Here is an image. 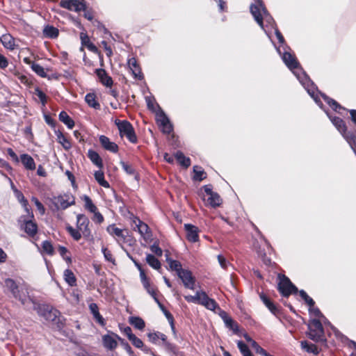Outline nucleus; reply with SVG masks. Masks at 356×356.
<instances>
[{
  "label": "nucleus",
  "instance_id": "f257e3e1",
  "mask_svg": "<svg viewBox=\"0 0 356 356\" xmlns=\"http://www.w3.org/2000/svg\"><path fill=\"white\" fill-rule=\"evenodd\" d=\"M272 42L286 66L293 72L298 81L301 79L302 73H307L301 67L296 56L289 51H291L290 47L289 45H286L284 46V48L282 49L283 51H282L280 47H277L273 41H272Z\"/></svg>",
  "mask_w": 356,
  "mask_h": 356
},
{
  "label": "nucleus",
  "instance_id": "f03ea898",
  "mask_svg": "<svg viewBox=\"0 0 356 356\" xmlns=\"http://www.w3.org/2000/svg\"><path fill=\"white\" fill-rule=\"evenodd\" d=\"M250 12L258 25L264 30L266 35L271 40L272 30L277 27L276 22L271 15L263 17L259 8L256 3H251Z\"/></svg>",
  "mask_w": 356,
  "mask_h": 356
},
{
  "label": "nucleus",
  "instance_id": "7ed1b4c3",
  "mask_svg": "<svg viewBox=\"0 0 356 356\" xmlns=\"http://www.w3.org/2000/svg\"><path fill=\"white\" fill-rule=\"evenodd\" d=\"M28 299L30 302L29 307H26L27 309L36 311L46 321L54 323L58 322L60 312L57 309L48 305L37 304L30 297H28Z\"/></svg>",
  "mask_w": 356,
  "mask_h": 356
},
{
  "label": "nucleus",
  "instance_id": "20e7f679",
  "mask_svg": "<svg viewBox=\"0 0 356 356\" xmlns=\"http://www.w3.org/2000/svg\"><path fill=\"white\" fill-rule=\"evenodd\" d=\"M5 286L12 293L15 298L19 300L25 307H29L30 301L28 297L30 296L28 289L25 286H18L13 280L6 279L5 280Z\"/></svg>",
  "mask_w": 356,
  "mask_h": 356
},
{
  "label": "nucleus",
  "instance_id": "39448f33",
  "mask_svg": "<svg viewBox=\"0 0 356 356\" xmlns=\"http://www.w3.org/2000/svg\"><path fill=\"white\" fill-rule=\"evenodd\" d=\"M277 279L279 281L277 289L282 297L289 298L292 294L299 293L300 290L287 276L279 273Z\"/></svg>",
  "mask_w": 356,
  "mask_h": 356
},
{
  "label": "nucleus",
  "instance_id": "423d86ee",
  "mask_svg": "<svg viewBox=\"0 0 356 356\" xmlns=\"http://www.w3.org/2000/svg\"><path fill=\"white\" fill-rule=\"evenodd\" d=\"M299 82L315 102L319 100L320 97L318 93L319 94V92L321 91L318 90V87L309 78L307 74L302 73V78L299 80Z\"/></svg>",
  "mask_w": 356,
  "mask_h": 356
},
{
  "label": "nucleus",
  "instance_id": "0eeeda50",
  "mask_svg": "<svg viewBox=\"0 0 356 356\" xmlns=\"http://www.w3.org/2000/svg\"><path fill=\"white\" fill-rule=\"evenodd\" d=\"M299 82L315 102L319 100L320 97L318 93L319 94V92L321 91L318 90V87L309 78L307 74L302 73V78L299 80Z\"/></svg>",
  "mask_w": 356,
  "mask_h": 356
},
{
  "label": "nucleus",
  "instance_id": "6e6552de",
  "mask_svg": "<svg viewBox=\"0 0 356 356\" xmlns=\"http://www.w3.org/2000/svg\"><path fill=\"white\" fill-rule=\"evenodd\" d=\"M116 124L119 129L122 137L126 136L127 139L133 143H136L137 138L135 134L132 125L126 120L116 122Z\"/></svg>",
  "mask_w": 356,
  "mask_h": 356
},
{
  "label": "nucleus",
  "instance_id": "1a4fd4ad",
  "mask_svg": "<svg viewBox=\"0 0 356 356\" xmlns=\"http://www.w3.org/2000/svg\"><path fill=\"white\" fill-rule=\"evenodd\" d=\"M224 326L230 332V335L242 336V329L238 322L228 313L224 311Z\"/></svg>",
  "mask_w": 356,
  "mask_h": 356
},
{
  "label": "nucleus",
  "instance_id": "9d476101",
  "mask_svg": "<svg viewBox=\"0 0 356 356\" xmlns=\"http://www.w3.org/2000/svg\"><path fill=\"white\" fill-rule=\"evenodd\" d=\"M203 188L206 193L203 197V200L206 204L213 208L219 207L221 204L220 196L213 192L209 185L204 186Z\"/></svg>",
  "mask_w": 356,
  "mask_h": 356
},
{
  "label": "nucleus",
  "instance_id": "9b49d317",
  "mask_svg": "<svg viewBox=\"0 0 356 356\" xmlns=\"http://www.w3.org/2000/svg\"><path fill=\"white\" fill-rule=\"evenodd\" d=\"M107 232L113 236L120 245L129 241V234L127 229H122L116 227L115 225H109Z\"/></svg>",
  "mask_w": 356,
  "mask_h": 356
},
{
  "label": "nucleus",
  "instance_id": "f8f14e48",
  "mask_svg": "<svg viewBox=\"0 0 356 356\" xmlns=\"http://www.w3.org/2000/svg\"><path fill=\"white\" fill-rule=\"evenodd\" d=\"M299 296L304 300L305 303L309 307V313L314 314L315 316L321 318L323 314L318 307H315V301L307 293V292L301 289L299 291Z\"/></svg>",
  "mask_w": 356,
  "mask_h": 356
},
{
  "label": "nucleus",
  "instance_id": "ddd939ff",
  "mask_svg": "<svg viewBox=\"0 0 356 356\" xmlns=\"http://www.w3.org/2000/svg\"><path fill=\"white\" fill-rule=\"evenodd\" d=\"M53 203L57 209H65L70 206L74 204L75 201L74 197L68 194H65L63 195L54 197Z\"/></svg>",
  "mask_w": 356,
  "mask_h": 356
},
{
  "label": "nucleus",
  "instance_id": "4468645a",
  "mask_svg": "<svg viewBox=\"0 0 356 356\" xmlns=\"http://www.w3.org/2000/svg\"><path fill=\"white\" fill-rule=\"evenodd\" d=\"M307 328L309 331L306 332V335L309 339L315 343H320L324 347H327V340L325 338V333L316 332L310 324L307 325Z\"/></svg>",
  "mask_w": 356,
  "mask_h": 356
},
{
  "label": "nucleus",
  "instance_id": "2eb2a0df",
  "mask_svg": "<svg viewBox=\"0 0 356 356\" xmlns=\"http://www.w3.org/2000/svg\"><path fill=\"white\" fill-rule=\"evenodd\" d=\"M60 4L64 8L76 12L83 10L86 8L83 0H61Z\"/></svg>",
  "mask_w": 356,
  "mask_h": 356
},
{
  "label": "nucleus",
  "instance_id": "dca6fc26",
  "mask_svg": "<svg viewBox=\"0 0 356 356\" xmlns=\"http://www.w3.org/2000/svg\"><path fill=\"white\" fill-rule=\"evenodd\" d=\"M118 340L121 341L122 338L113 332L102 337L104 346L108 350H114L117 348Z\"/></svg>",
  "mask_w": 356,
  "mask_h": 356
},
{
  "label": "nucleus",
  "instance_id": "f3484780",
  "mask_svg": "<svg viewBox=\"0 0 356 356\" xmlns=\"http://www.w3.org/2000/svg\"><path fill=\"white\" fill-rule=\"evenodd\" d=\"M259 298L264 305L268 309V310L275 316L281 314V309L278 307L268 296H267L264 292L259 293Z\"/></svg>",
  "mask_w": 356,
  "mask_h": 356
},
{
  "label": "nucleus",
  "instance_id": "a211bd4d",
  "mask_svg": "<svg viewBox=\"0 0 356 356\" xmlns=\"http://www.w3.org/2000/svg\"><path fill=\"white\" fill-rule=\"evenodd\" d=\"M77 228L81 231L83 236L87 237L90 235L89 229L90 221L83 214L77 215Z\"/></svg>",
  "mask_w": 356,
  "mask_h": 356
},
{
  "label": "nucleus",
  "instance_id": "6ab92c4d",
  "mask_svg": "<svg viewBox=\"0 0 356 356\" xmlns=\"http://www.w3.org/2000/svg\"><path fill=\"white\" fill-rule=\"evenodd\" d=\"M178 276L181 280L186 288L194 289L195 278L189 270H183L179 273Z\"/></svg>",
  "mask_w": 356,
  "mask_h": 356
},
{
  "label": "nucleus",
  "instance_id": "aec40b11",
  "mask_svg": "<svg viewBox=\"0 0 356 356\" xmlns=\"http://www.w3.org/2000/svg\"><path fill=\"white\" fill-rule=\"evenodd\" d=\"M331 122L338 130V131L342 135L343 138L350 132L348 131V128L345 122L339 117L334 116V118L331 119Z\"/></svg>",
  "mask_w": 356,
  "mask_h": 356
},
{
  "label": "nucleus",
  "instance_id": "412c9836",
  "mask_svg": "<svg viewBox=\"0 0 356 356\" xmlns=\"http://www.w3.org/2000/svg\"><path fill=\"white\" fill-rule=\"evenodd\" d=\"M135 227L134 228L139 232V234L144 238V239L147 240L150 237V234L149 233V227L145 222L140 221V220H134Z\"/></svg>",
  "mask_w": 356,
  "mask_h": 356
},
{
  "label": "nucleus",
  "instance_id": "4be33fe9",
  "mask_svg": "<svg viewBox=\"0 0 356 356\" xmlns=\"http://www.w3.org/2000/svg\"><path fill=\"white\" fill-rule=\"evenodd\" d=\"M185 230L186 232L187 239L190 242H196L198 239V229L194 225L190 224L184 225Z\"/></svg>",
  "mask_w": 356,
  "mask_h": 356
},
{
  "label": "nucleus",
  "instance_id": "5701e85b",
  "mask_svg": "<svg viewBox=\"0 0 356 356\" xmlns=\"http://www.w3.org/2000/svg\"><path fill=\"white\" fill-rule=\"evenodd\" d=\"M157 121L161 127L162 131L165 134H170L172 131V125L169 119L165 114H161L157 118Z\"/></svg>",
  "mask_w": 356,
  "mask_h": 356
},
{
  "label": "nucleus",
  "instance_id": "b1692460",
  "mask_svg": "<svg viewBox=\"0 0 356 356\" xmlns=\"http://www.w3.org/2000/svg\"><path fill=\"white\" fill-rule=\"evenodd\" d=\"M300 346L301 348L305 350L307 353H312L314 355H318L321 351V349L319 348L316 345L306 340L300 341Z\"/></svg>",
  "mask_w": 356,
  "mask_h": 356
},
{
  "label": "nucleus",
  "instance_id": "393cba45",
  "mask_svg": "<svg viewBox=\"0 0 356 356\" xmlns=\"http://www.w3.org/2000/svg\"><path fill=\"white\" fill-rule=\"evenodd\" d=\"M99 141L102 147L106 150L114 153L118 152V145L115 143L111 142L108 137L105 136H101L99 137Z\"/></svg>",
  "mask_w": 356,
  "mask_h": 356
},
{
  "label": "nucleus",
  "instance_id": "a878e982",
  "mask_svg": "<svg viewBox=\"0 0 356 356\" xmlns=\"http://www.w3.org/2000/svg\"><path fill=\"white\" fill-rule=\"evenodd\" d=\"M96 74L103 85L106 87H111L113 85L112 78L108 75L104 70L97 69L96 70Z\"/></svg>",
  "mask_w": 356,
  "mask_h": 356
},
{
  "label": "nucleus",
  "instance_id": "bb28decb",
  "mask_svg": "<svg viewBox=\"0 0 356 356\" xmlns=\"http://www.w3.org/2000/svg\"><path fill=\"white\" fill-rule=\"evenodd\" d=\"M129 67L132 72L134 76L136 79H142L143 76L141 70L134 58H131L128 61Z\"/></svg>",
  "mask_w": 356,
  "mask_h": 356
},
{
  "label": "nucleus",
  "instance_id": "cd10ccee",
  "mask_svg": "<svg viewBox=\"0 0 356 356\" xmlns=\"http://www.w3.org/2000/svg\"><path fill=\"white\" fill-rule=\"evenodd\" d=\"M0 42L6 49L13 50L16 45L14 38L10 34H4L1 36Z\"/></svg>",
  "mask_w": 356,
  "mask_h": 356
},
{
  "label": "nucleus",
  "instance_id": "c85d7f7f",
  "mask_svg": "<svg viewBox=\"0 0 356 356\" xmlns=\"http://www.w3.org/2000/svg\"><path fill=\"white\" fill-rule=\"evenodd\" d=\"M184 298L188 302H193L195 304H202V301L205 299V293L203 291H197L195 296H185Z\"/></svg>",
  "mask_w": 356,
  "mask_h": 356
},
{
  "label": "nucleus",
  "instance_id": "c756f323",
  "mask_svg": "<svg viewBox=\"0 0 356 356\" xmlns=\"http://www.w3.org/2000/svg\"><path fill=\"white\" fill-rule=\"evenodd\" d=\"M21 161L26 169L31 170L35 169V161L33 159L29 154H22L21 156Z\"/></svg>",
  "mask_w": 356,
  "mask_h": 356
},
{
  "label": "nucleus",
  "instance_id": "7c9ffc66",
  "mask_svg": "<svg viewBox=\"0 0 356 356\" xmlns=\"http://www.w3.org/2000/svg\"><path fill=\"white\" fill-rule=\"evenodd\" d=\"M226 214L227 215V216H224V218H223V220L224 222H226L228 225H229L231 227H234L235 224V221H237L239 218V215L238 213V212L235 210L229 212V213H226Z\"/></svg>",
  "mask_w": 356,
  "mask_h": 356
},
{
  "label": "nucleus",
  "instance_id": "2f4dec72",
  "mask_svg": "<svg viewBox=\"0 0 356 356\" xmlns=\"http://www.w3.org/2000/svg\"><path fill=\"white\" fill-rule=\"evenodd\" d=\"M89 309L90 310V312L92 314L93 317L95 319V321L98 323H99L101 325H104V318H102V316L100 315V314L99 312V309H98L97 304H95V303L90 304Z\"/></svg>",
  "mask_w": 356,
  "mask_h": 356
},
{
  "label": "nucleus",
  "instance_id": "473e14b6",
  "mask_svg": "<svg viewBox=\"0 0 356 356\" xmlns=\"http://www.w3.org/2000/svg\"><path fill=\"white\" fill-rule=\"evenodd\" d=\"M43 34L47 38H56L58 35V30L53 26L47 25L43 29Z\"/></svg>",
  "mask_w": 356,
  "mask_h": 356
},
{
  "label": "nucleus",
  "instance_id": "72a5a7b5",
  "mask_svg": "<svg viewBox=\"0 0 356 356\" xmlns=\"http://www.w3.org/2000/svg\"><path fill=\"white\" fill-rule=\"evenodd\" d=\"M85 100L86 103L88 104V106H90V107L95 109L100 108V104L96 100V96L94 93L87 94L85 97Z\"/></svg>",
  "mask_w": 356,
  "mask_h": 356
},
{
  "label": "nucleus",
  "instance_id": "f704fd0d",
  "mask_svg": "<svg viewBox=\"0 0 356 356\" xmlns=\"http://www.w3.org/2000/svg\"><path fill=\"white\" fill-rule=\"evenodd\" d=\"M237 346L243 356H253L249 346L243 341L238 340L237 341Z\"/></svg>",
  "mask_w": 356,
  "mask_h": 356
},
{
  "label": "nucleus",
  "instance_id": "c9c22d12",
  "mask_svg": "<svg viewBox=\"0 0 356 356\" xmlns=\"http://www.w3.org/2000/svg\"><path fill=\"white\" fill-rule=\"evenodd\" d=\"M24 231L30 236H34L37 232V225L32 220H26L24 225Z\"/></svg>",
  "mask_w": 356,
  "mask_h": 356
},
{
  "label": "nucleus",
  "instance_id": "e433bc0d",
  "mask_svg": "<svg viewBox=\"0 0 356 356\" xmlns=\"http://www.w3.org/2000/svg\"><path fill=\"white\" fill-rule=\"evenodd\" d=\"M59 120L67 126L68 128L72 129L74 126L73 120L65 111H62L59 114Z\"/></svg>",
  "mask_w": 356,
  "mask_h": 356
},
{
  "label": "nucleus",
  "instance_id": "4c0bfd02",
  "mask_svg": "<svg viewBox=\"0 0 356 356\" xmlns=\"http://www.w3.org/2000/svg\"><path fill=\"white\" fill-rule=\"evenodd\" d=\"M175 158L180 163V165L185 168H188L191 165L190 159L186 157L181 152H177L175 155Z\"/></svg>",
  "mask_w": 356,
  "mask_h": 356
},
{
  "label": "nucleus",
  "instance_id": "58836bf2",
  "mask_svg": "<svg viewBox=\"0 0 356 356\" xmlns=\"http://www.w3.org/2000/svg\"><path fill=\"white\" fill-rule=\"evenodd\" d=\"M343 138L348 143L350 148L352 149V150L353 151L356 156V136L350 131L349 134L346 135V136L343 137Z\"/></svg>",
  "mask_w": 356,
  "mask_h": 356
},
{
  "label": "nucleus",
  "instance_id": "ea45409f",
  "mask_svg": "<svg viewBox=\"0 0 356 356\" xmlns=\"http://www.w3.org/2000/svg\"><path fill=\"white\" fill-rule=\"evenodd\" d=\"M193 179L196 181H202L206 178V172L200 166L195 165L193 167Z\"/></svg>",
  "mask_w": 356,
  "mask_h": 356
},
{
  "label": "nucleus",
  "instance_id": "a19ab883",
  "mask_svg": "<svg viewBox=\"0 0 356 356\" xmlns=\"http://www.w3.org/2000/svg\"><path fill=\"white\" fill-rule=\"evenodd\" d=\"M65 282L70 286L76 285V277L72 270L67 269L64 271Z\"/></svg>",
  "mask_w": 356,
  "mask_h": 356
},
{
  "label": "nucleus",
  "instance_id": "79ce46f5",
  "mask_svg": "<svg viewBox=\"0 0 356 356\" xmlns=\"http://www.w3.org/2000/svg\"><path fill=\"white\" fill-rule=\"evenodd\" d=\"M147 263L154 269H159L161 267L160 261L152 254H147L146 257Z\"/></svg>",
  "mask_w": 356,
  "mask_h": 356
},
{
  "label": "nucleus",
  "instance_id": "37998d69",
  "mask_svg": "<svg viewBox=\"0 0 356 356\" xmlns=\"http://www.w3.org/2000/svg\"><path fill=\"white\" fill-rule=\"evenodd\" d=\"M88 156L93 163H95L99 168L102 167V161L99 154L94 151L88 152Z\"/></svg>",
  "mask_w": 356,
  "mask_h": 356
},
{
  "label": "nucleus",
  "instance_id": "c03bdc74",
  "mask_svg": "<svg viewBox=\"0 0 356 356\" xmlns=\"http://www.w3.org/2000/svg\"><path fill=\"white\" fill-rule=\"evenodd\" d=\"M129 322L133 326L140 330L145 327L144 321L139 317H131L130 318Z\"/></svg>",
  "mask_w": 356,
  "mask_h": 356
},
{
  "label": "nucleus",
  "instance_id": "a18cd8bd",
  "mask_svg": "<svg viewBox=\"0 0 356 356\" xmlns=\"http://www.w3.org/2000/svg\"><path fill=\"white\" fill-rule=\"evenodd\" d=\"M95 177L97 181L105 188L109 187L108 183L104 179V172L101 170L95 172Z\"/></svg>",
  "mask_w": 356,
  "mask_h": 356
},
{
  "label": "nucleus",
  "instance_id": "49530a36",
  "mask_svg": "<svg viewBox=\"0 0 356 356\" xmlns=\"http://www.w3.org/2000/svg\"><path fill=\"white\" fill-rule=\"evenodd\" d=\"M330 329L333 331L336 338L341 341V343H346V341L348 340V337L341 333L336 327H334L332 324L329 326Z\"/></svg>",
  "mask_w": 356,
  "mask_h": 356
},
{
  "label": "nucleus",
  "instance_id": "de8ad7c7",
  "mask_svg": "<svg viewBox=\"0 0 356 356\" xmlns=\"http://www.w3.org/2000/svg\"><path fill=\"white\" fill-rule=\"evenodd\" d=\"M57 141L62 145L65 149H69L71 148V143L68 139L63 136L61 133L57 135Z\"/></svg>",
  "mask_w": 356,
  "mask_h": 356
},
{
  "label": "nucleus",
  "instance_id": "09e8293b",
  "mask_svg": "<svg viewBox=\"0 0 356 356\" xmlns=\"http://www.w3.org/2000/svg\"><path fill=\"white\" fill-rule=\"evenodd\" d=\"M331 108L332 109L338 113L340 115H342V113L341 112V110H343V111H348L347 108H346L345 107H343V106H341L339 102H337L335 99H332L330 104H328Z\"/></svg>",
  "mask_w": 356,
  "mask_h": 356
},
{
  "label": "nucleus",
  "instance_id": "8fccbe9b",
  "mask_svg": "<svg viewBox=\"0 0 356 356\" xmlns=\"http://www.w3.org/2000/svg\"><path fill=\"white\" fill-rule=\"evenodd\" d=\"M167 261L170 266V269L172 270H175L177 273V275H179V272L184 270L181 268L180 262H179L178 261L168 259Z\"/></svg>",
  "mask_w": 356,
  "mask_h": 356
},
{
  "label": "nucleus",
  "instance_id": "3c124183",
  "mask_svg": "<svg viewBox=\"0 0 356 356\" xmlns=\"http://www.w3.org/2000/svg\"><path fill=\"white\" fill-rule=\"evenodd\" d=\"M202 302H202L201 305H204L207 309H209L210 310H212V311H215L216 310V302L213 300L210 299L207 296L206 293H205V299Z\"/></svg>",
  "mask_w": 356,
  "mask_h": 356
},
{
  "label": "nucleus",
  "instance_id": "603ef678",
  "mask_svg": "<svg viewBox=\"0 0 356 356\" xmlns=\"http://www.w3.org/2000/svg\"><path fill=\"white\" fill-rule=\"evenodd\" d=\"M67 230L74 240L79 241L81 238L82 233L78 228L74 229L71 226H67Z\"/></svg>",
  "mask_w": 356,
  "mask_h": 356
},
{
  "label": "nucleus",
  "instance_id": "864d4df0",
  "mask_svg": "<svg viewBox=\"0 0 356 356\" xmlns=\"http://www.w3.org/2000/svg\"><path fill=\"white\" fill-rule=\"evenodd\" d=\"M31 69L40 76L45 78L47 76L43 67L37 63H32Z\"/></svg>",
  "mask_w": 356,
  "mask_h": 356
},
{
  "label": "nucleus",
  "instance_id": "5fc2aeb1",
  "mask_svg": "<svg viewBox=\"0 0 356 356\" xmlns=\"http://www.w3.org/2000/svg\"><path fill=\"white\" fill-rule=\"evenodd\" d=\"M252 347L254 348V350H255L256 353H257V354H260L262 356H270L271 355L265 349L261 348L259 345V343L257 341H252Z\"/></svg>",
  "mask_w": 356,
  "mask_h": 356
},
{
  "label": "nucleus",
  "instance_id": "6e6d98bb",
  "mask_svg": "<svg viewBox=\"0 0 356 356\" xmlns=\"http://www.w3.org/2000/svg\"><path fill=\"white\" fill-rule=\"evenodd\" d=\"M83 200L85 202L86 209L90 211L91 213H94L95 211L97 210V208L92 203L91 199L88 196L85 195L83 197Z\"/></svg>",
  "mask_w": 356,
  "mask_h": 356
},
{
  "label": "nucleus",
  "instance_id": "4d7b16f0",
  "mask_svg": "<svg viewBox=\"0 0 356 356\" xmlns=\"http://www.w3.org/2000/svg\"><path fill=\"white\" fill-rule=\"evenodd\" d=\"M273 30L275 31V34L278 40V42L280 43L279 47H280L281 49L284 48V46L288 44L286 43L285 39L282 33L280 31L277 27L275 28Z\"/></svg>",
  "mask_w": 356,
  "mask_h": 356
},
{
  "label": "nucleus",
  "instance_id": "13d9d810",
  "mask_svg": "<svg viewBox=\"0 0 356 356\" xmlns=\"http://www.w3.org/2000/svg\"><path fill=\"white\" fill-rule=\"evenodd\" d=\"M311 324H312L314 326V327H315L314 330H316V332H319L321 333H325L323 325L319 319H317V318L312 319L310 325Z\"/></svg>",
  "mask_w": 356,
  "mask_h": 356
},
{
  "label": "nucleus",
  "instance_id": "bf43d9fd",
  "mask_svg": "<svg viewBox=\"0 0 356 356\" xmlns=\"http://www.w3.org/2000/svg\"><path fill=\"white\" fill-rule=\"evenodd\" d=\"M254 3H256L257 6H259L260 11L261 10V11H262V14L261 15H262L263 17L271 15L270 14V13L268 12V10H267V8H266V6H265V5H264V3L262 0H254Z\"/></svg>",
  "mask_w": 356,
  "mask_h": 356
},
{
  "label": "nucleus",
  "instance_id": "052dcab7",
  "mask_svg": "<svg viewBox=\"0 0 356 356\" xmlns=\"http://www.w3.org/2000/svg\"><path fill=\"white\" fill-rule=\"evenodd\" d=\"M11 188L13 190L15 197L18 200V201L21 204L24 203L26 204V200L24 198V195L15 188L13 183L11 184Z\"/></svg>",
  "mask_w": 356,
  "mask_h": 356
},
{
  "label": "nucleus",
  "instance_id": "680f3d73",
  "mask_svg": "<svg viewBox=\"0 0 356 356\" xmlns=\"http://www.w3.org/2000/svg\"><path fill=\"white\" fill-rule=\"evenodd\" d=\"M42 250L44 252H45L46 253H47L49 254H53L54 248H53L51 243L49 241H44L42 243Z\"/></svg>",
  "mask_w": 356,
  "mask_h": 356
},
{
  "label": "nucleus",
  "instance_id": "e2e57ef3",
  "mask_svg": "<svg viewBox=\"0 0 356 356\" xmlns=\"http://www.w3.org/2000/svg\"><path fill=\"white\" fill-rule=\"evenodd\" d=\"M35 95L38 97V98L40 99V102L43 105L46 104L47 97L46 95L42 90H40L39 88H36L35 90Z\"/></svg>",
  "mask_w": 356,
  "mask_h": 356
},
{
  "label": "nucleus",
  "instance_id": "0e129e2a",
  "mask_svg": "<svg viewBox=\"0 0 356 356\" xmlns=\"http://www.w3.org/2000/svg\"><path fill=\"white\" fill-rule=\"evenodd\" d=\"M134 346H135L138 348H141L143 346V342L135 335L131 336V339H129Z\"/></svg>",
  "mask_w": 356,
  "mask_h": 356
},
{
  "label": "nucleus",
  "instance_id": "69168bd1",
  "mask_svg": "<svg viewBox=\"0 0 356 356\" xmlns=\"http://www.w3.org/2000/svg\"><path fill=\"white\" fill-rule=\"evenodd\" d=\"M121 165H122V168L124 170V171L127 174H129V175H134L135 174V170L131 165H130L128 163H124V162H121Z\"/></svg>",
  "mask_w": 356,
  "mask_h": 356
},
{
  "label": "nucleus",
  "instance_id": "338daca9",
  "mask_svg": "<svg viewBox=\"0 0 356 356\" xmlns=\"http://www.w3.org/2000/svg\"><path fill=\"white\" fill-rule=\"evenodd\" d=\"M102 252L104 253V257L105 259L108 261H111L112 263H114L115 260L113 258V255L111 252L110 250H108L107 248H104L102 249Z\"/></svg>",
  "mask_w": 356,
  "mask_h": 356
},
{
  "label": "nucleus",
  "instance_id": "774afa93",
  "mask_svg": "<svg viewBox=\"0 0 356 356\" xmlns=\"http://www.w3.org/2000/svg\"><path fill=\"white\" fill-rule=\"evenodd\" d=\"M32 201L35 203V204L37 209H38V211H40V213L41 214H44V208L43 205L42 204V203L40 202H39V200L35 197H33Z\"/></svg>",
  "mask_w": 356,
  "mask_h": 356
}]
</instances>
